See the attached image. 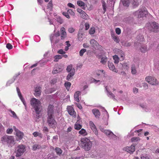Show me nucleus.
<instances>
[{
  "mask_svg": "<svg viewBox=\"0 0 159 159\" xmlns=\"http://www.w3.org/2000/svg\"><path fill=\"white\" fill-rule=\"evenodd\" d=\"M121 65H122V66L123 69H127L128 68L129 64L127 63H124L122 64H121Z\"/></svg>",
  "mask_w": 159,
  "mask_h": 159,
  "instance_id": "nucleus-46",
  "label": "nucleus"
},
{
  "mask_svg": "<svg viewBox=\"0 0 159 159\" xmlns=\"http://www.w3.org/2000/svg\"><path fill=\"white\" fill-rule=\"evenodd\" d=\"M26 151V146L23 144H20L17 146L15 149V152L16 157L21 156Z\"/></svg>",
  "mask_w": 159,
  "mask_h": 159,
  "instance_id": "nucleus-5",
  "label": "nucleus"
},
{
  "mask_svg": "<svg viewBox=\"0 0 159 159\" xmlns=\"http://www.w3.org/2000/svg\"><path fill=\"white\" fill-rule=\"evenodd\" d=\"M107 91L108 94L111 96L110 97L111 98H112L114 99L115 96L113 94V93L111 92L108 91V90H107Z\"/></svg>",
  "mask_w": 159,
  "mask_h": 159,
  "instance_id": "nucleus-51",
  "label": "nucleus"
},
{
  "mask_svg": "<svg viewBox=\"0 0 159 159\" xmlns=\"http://www.w3.org/2000/svg\"><path fill=\"white\" fill-rule=\"evenodd\" d=\"M90 44L94 48L97 47L99 45L97 42L94 39H92L90 40Z\"/></svg>",
  "mask_w": 159,
  "mask_h": 159,
  "instance_id": "nucleus-21",
  "label": "nucleus"
},
{
  "mask_svg": "<svg viewBox=\"0 0 159 159\" xmlns=\"http://www.w3.org/2000/svg\"><path fill=\"white\" fill-rule=\"evenodd\" d=\"M1 141L2 143L7 144L8 147H12L16 143L13 136L5 135L2 137Z\"/></svg>",
  "mask_w": 159,
  "mask_h": 159,
  "instance_id": "nucleus-3",
  "label": "nucleus"
},
{
  "mask_svg": "<svg viewBox=\"0 0 159 159\" xmlns=\"http://www.w3.org/2000/svg\"><path fill=\"white\" fill-rule=\"evenodd\" d=\"M101 130L107 136L113 135H114L111 131L108 130H105L102 128L101 129Z\"/></svg>",
  "mask_w": 159,
  "mask_h": 159,
  "instance_id": "nucleus-18",
  "label": "nucleus"
},
{
  "mask_svg": "<svg viewBox=\"0 0 159 159\" xmlns=\"http://www.w3.org/2000/svg\"><path fill=\"white\" fill-rule=\"evenodd\" d=\"M77 4L79 6L81 7L82 9L84 10L85 9V4L83 1L81 0L78 1H77Z\"/></svg>",
  "mask_w": 159,
  "mask_h": 159,
  "instance_id": "nucleus-22",
  "label": "nucleus"
},
{
  "mask_svg": "<svg viewBox=\"0 0 159 159\" xmlns=\"http://www.w3.org/2000/svg\"><path fill=\"white\" fill-rule=\"evenodd\" d=\"M77 123L75 125V129L77 130H79L81 128L82 126L81 125Z\"/></svg>",
  "mask_w": 159,
  "mask_h": 159,
  "instance_id": "nucleus-41",
  "label": "nucleus"
},
{
  "mask_svg": "<svg viewBox=\"0 0 159 159\" xmlns=\"http://www.w3.org/2000/svg\"><path fill=\"white\" fill-rule=\"evenodd\" d=\"M116 32L117 34H120L121 33L120 29L118 28H116Z\"/></svg>",
  "mask_w": 159,
  "mask_h": 159,
  "instance_id": "nucleus-57",
  "label": "nucleus"
},
{
  "mask_svg": "<svg viewBox=\"0 0 159 159\" xmlns=\"http://www.w3.org/2000/svg\"><path fill=\"white\" fill-rule=\"evenodd\" d=\"M115 52H116V53L118 54L120 56V57L122 58V60H124L125 58V55L123 52L121 50L116 49L115 50Z\"/></svg>",
  "mask_w": 159,
  "mask_h": 159,
  "instance_id": "nucleus-17",
  "label": "nucleus"
},
{
  "mask_svg": "<svg viewBox=\"0 0 159 159\" xmlns=\"http://www.w3.org/2000/svg\"><path fill=\"white\" fill-rule=\"evenodd\" d=\"M81 147L85 151H88L90 150L92 146V142L87 138L81 139Z\"/></svg>",
  "mask_w": 159,
  "mask_h": 159,
  "instance_id": "nucleus-2",
  "label": "nucleus"
},
{
  "mask_svg": "<svg viewBox=\"0 0 159 159\" xmlns=\"http://www.w3.org/2000/svg\"><path fill=\"white\" fill-rule=\"evenodd\" d=\"M68 6L70 7H72L74 8H75V6L71 3H69L68 4Z\"/></svg>",
  "mask_w": 159,
  "mask_h": 159,
  "instance_id": "nucleus-61",
  "label": "nucleus"
},
{
  "mask_svg": "<svg viewBox=\"0 0 159 159\" xmlns=\"http://www.w3.org/2000/svg\"><path fill=\"white\" fill-rule=\"evenodd\" d=\"M85 30H88L89 27V24L88 23H86L85 24Z\"/></svg>",
  "mask_w": 159,
  "mask_h": 159,
  "instance_id": "nucleus-59",
  "label": "nucleus"
},
{
  "mask_svg": "<svg viewBox=\"0 0 159 159\" xmlns=\"http://www.w3.org/2000/svg\"><path fill=\"white\" fill-rule=\"evenodd\" d=\"M113 59L114 60V63L115 64H118L119 61V58L117 55H115L113 56Z\"/></svg>",
  "mask_w": 159,
  "mask_h": 159,
  "instance_id": "nucleus-32",
  "label": "nucleus"
},
{
  "mask_svg": "<svg viewBox=\"0 0 159 159\" xmlns=\"http://www.w3.org/2000/svg\"><path fill=\"white\" fill-rule=\"evenodd\" d=\"M131 3L134 7H138L139 5V2L138 0H130Z\"/></svg>",
  "mask_w": 159,
  "mask_h": 159,
  "instance_id": "nucleus-26",
  "label": "nucleus"
},
{
  "mask_svg": "<svg viewBox=\"0 0 159 159\" xmlns=\"http://www.w3.org/2000/svg\"><path fill=\"white\" fill-rule=\"evenodd\" d=\"M16 90L17 92L18 93V96H19L20 99L21 100V101L23 103L24 105L26 106V103L25 102L24 99L23 98L22 96L21 95V93L20 92V90L18 87L16 88Z\"/></svg>",
  "mask_w": 159,
  "mask_h": 159,
  "instance_id": "nucleus-14",
  "label": "nucleus"
},
{
  "mask_svg": "<svg viewBox=\"0 0 159 159\" xmlns=\"http://www.w3.org/2000/svg\"><path fill=\"white\" fill-rule=\"evenodd\" d=\"M64 85L66 89L68 91H69L70 89V87L71 84L70 82H66L64 84Z\"/></svg>",
  "mask_w": 159,
  "mask_h": 159,
  "instance_id": "nucleus-36",
  "label": "nucleus"
},
{
  "mask_svg": "<svg viewBox=\"0 0 159 159\" xmlns=\"http://www.w3.org/2000/svg\"><path fill=\"white\" fill-rule=\"evenodd\" d=\"M101 2L102 4V7L103 10V14L105 13L106 11L107 6L106 2L103 0H101Z\"/></svg>",
  "mask_w": 159,
  "mask_h": 159,
  "instance_id": "nucleus-28",
  "label": "nucleus"
},
{
  "mask_svg": "<svg viewBox=\"0 0 159 159\" xmlns=\"http://www.w3.org/2000/svg\"><path fill=\"white\" fill-rule=\"evenodd\" d=\"M62 58V56L60 55H56L54 57L55 59L54 61L55 62L57 61L59 59H60Z\"/></svg>",
  "mask_w": 159,
  "mask_h": 159,
  "instance_id": "nucleus-43",
  "label": "nucleus"
},
{
  "mask_svg": "<svg viewBox=\"0 0 159 159\" xmlns=\"http://www.w3.org/2000/svg\"><path fill=\"white\" fill-rule=\"evenodd\" d=\"M95 29L94 27H92L90 28L89 30V33L91 34H93L95 32Z\"/></svg>",
  "mask_w": 159,
  "mask_h": 159,
  "instance_id": "nucleus-45",
  "label": "nucleus"
},
{
  "mask_svg": "<svg viewBox=\"0 0 159 159\" xmlns=\"http://www.w3.org/2000/svg\"><path fill=\"white\" fill-rule=\"evenodd\" d=\"M54 107L53 105H49L47 108V116H54Z\"/></svg>",
  "mask_w": 159,
  "mask_h": 159,
  "instance_id": "nucleus-10",
  "label": "nucleus"
},
{
  "mask_svg": "<svg viewBox=\"0 0 159 159\" xmlns=\"http://www.w3.org/2000/svg\"><path fill=\"white\" fill-rule=\"evenodd\" d=\"M62 71V69L59 68H57L56 69H54L52 71V73L53 74H56Z\"/></svg>",
  "mask_w": 159,
  "mask_h": 159,
  "instance_id": "nucleus-39",
  "label": "nucleus"
},
{
  "mask_svg": "<svg viewBox=\"0 0 159 159\" xmlns=\"http://www.w3.org/2000/svg\"><path fill=\"white\" fill-rule=\"evenodd\" d=\"M54 116H47V122L49 125L52 128L55 127L57 123L53 118Z\"/></svg>",
  "mask_w": 159,
  "mask_h": 159,
  "instance_id": "nucleus-7",
  "label": "nucleus"
},
{
  "mask_svg": "<svg viewBox=\"0 0 159 159\" xmlns=\"http://www.w3.org/2000/svg\"><path fill=\"white\" fill-rule=\"evenodd\" d=\"M89 124L90 128L93 130L95 134L97 135H98V131L93 123L92 121H90Z\"/></svg>",
  "mask_w": 159,
  "mask_h": 159,
  "instance_id": "nucleus-12",
  "label": "nucleus"
},
{
  "mask_svg": "<svg viewBox=\"0 0 159 159\" xmlns=\"http://www.w3.org/2000/svg\"><path fill=\"white\" fill-rule=\"evenodd\" d=\"M30 104L34 108L36 114V119H39L40 117L39 115L41 110V105L40 102L37 99L33 98L30 101Z\"/></svg>",
  "mask_w": 159,
  "mask_h": 159,
  "instance_id": "nucleus-1",
  "label": "nucleus"
},
{
  "mask_svg": "<svg viewBox=\"0 0 159 159\" xmlns=\"http://www.w3.org/2000/svg\"><path fill=\"white\" fill-rule=\"evenodd\" d=\"M79 133L83 136H86L87 135V133L86 130L84 129H82L81 130L79 131Z\"/></svg>",
  "mask_w": 159,
  "mask_h": 159,
  "instance_id": "nucleus-31",
  "label": "nucleus"
},
{
  "mask_svg": "<svg viewBox=\"0 0 159 159\" xmlns=\"http://www.w3.org/2000/svg\"><path fill=\"white\" fill-rule=\"evenodd\" d=\"M74 69V68L72 69V65H69L67 66L66 68V70L68 72H70L71 71H72Z\"/></svg>",
  "mask_w": 159,
  "mask_h": 159,
  "instance_id": "nucleus-44",
  "label": "nucleus"
},
{
  "mask_svg": "<svg viewBox=\"0 0 159 159\" xmlns=\"http://www.w3.org/2000/svg\"><path fill=\"white\" fill-rule=\"evenodd\" d=\"M108 65L110 70L116 72V73L118 72V70L115 68V66L113 63L108 61Z\"/></svg>",
  "mask_w": 159,
  "mask_h": 159,
  "instance_id": "nucleus-15",
  "label": "nucleus"
},
{
  "mask_svg": "<svg viewBox=\"0 0 159 159\" xmlns=\"http://www.w3.org/2000/svg\"><path fill=\"white\" fill-rule=\"evenodd\" d=\"M67 111L69 114L74 118L76 117V113L72 106H68L67 108Z\"/></svg>",
  "mask_w": 159,
  "mask_h": 159,
  "instance_id": "nucleus-9",
  "label": "nucleus"
},
{
  "mask_svg": "<svg viewBox=\"0 0 159 159\" xmlns=\"http://www.w3.org/2000/svg\"><path fill=\"white\" fill-rule=\"evenodd\" d=\"M107 57H105L101 58L100 62L103 64H105L107 61Z\"/></svg>",
  "mask_w": 159,
  "mask_h": 159,
  "instance_id": "nucleus-34",
  "label": "nucleus"
},
{
  "mask_svg": "<svg viewBox=\"0 0 159 159\" xmlns=\"http://www.w3.org/2000/svg\"><path fill=\"white\" fill-rule=\"evenodd\" d=\"M80 93V91H77L75 92L74 95L75 100L78 102H79L80 101L79 97Z\"/></svg>",
  "mask_w": 159,
  "mask_h": 159,
  "instance_id": "nucleus-23",
  "label": "nucleus"
},
{
  "mask_svg": "<svg viewBox=\"0 0 159 159\" xmlns=\"http://www.w3.org/2000/svg\"><path fill=\"white\" fill-rule=\"evenodd\" d=\"M135 147L132 145L130 147L127 146L124 148L123 150L130 153H132L135 151Z\"/></svg>",
  "mask_w": 159,
  "mask_h": 159,
  "instance_id": "nucleus-11",
  "label": "nucleus"
},
{
  "mask_svg": "<svg viewBox=\"0 0 159 159\" xmlns=\"http://www.w3.org/2000/svg\"><path fill=\"white\" fill-rule=\"evenodd\" d=\"M148 14V11L146 8L139 9L134 13V16L140 18L146 17Z\"/></svg>",
  "mask_w": 159,
  "mask_h": 159,
  "instance_id": "nucleus-6",
  "label": "nucleus"
},
{
  "mask_svg": "<svg viewBox=\"0 0 159 159\" xmlns=\"http://www.w3.org/2000/svg\"><path fill=\"white\" fill-rule=\"evenodd\" d=\"M54 35H55V36L56 37L59 36L60 35V32L59 31H58L56 32V33H55Z\"/></svg>",
  "mask_w": 159,
  "mask_h": 159,
  "instance_id": "nucleus-64",
  "label": "nucleus"
},
{
  "mask_svg": "<svg viewBox=\"0 0 159 159\" xmlns=\"http://www.w3.org/2000/svg\"><path fill=\"white\" fill-rule=\"evenodd\" d=\"M143 86L145 89H147L148 88V84L146 83H143Z\"/></svg>",
  "mask_w": 159,
  "mask_h": 159,
  "instance_id": "nucleus-63",
  "label": "nucleus"
},
{
  "mask_svg": "<svg viewBox=\"0 0 159 159\" xmlns=\"http://www.w3.org/2000/svg\"><path fill=\"white\" fill-rule=\"evenodd\" d=\"M78 39L79 40H82V36L83 34L81 31H79L78 34Z\"/></svg>",
  "mask_w": 159,
  "mask_h": 159,
  "instance_id": "nucleus-42",
  "label": "nucleus"
},
{
  "mask_svg": "<svg viewBox=\"0 0 159 159\" xmlns=\"http://www.w3.org/2000/svg\"><path fill=\"white\" fill-rule=\"evenodd\" d=\"M13 132V129L12 128L9 129L8 128L7 131L6 132L7 134H11Z\"/></svg>",
  "mask_w": 159,
  "mask_h": 159,
  "instance_id": "nucleus-55",
  "label": "nucleus"
},
{
  "mask_svg": "<svg viewBox=\"0 0 159 159\" xmlns=\"http://www.w3.org/2000/svg\"><path fill=\"white\" fill-rule=\"evenodd\" d=\"M6 47L8 49H11L12 48V46L9 43H7L6 45Z\"/></svg>",
  "mask_w": 159,
  "mask_h": 159,
  "instance_id": "nucleus-49",
  "label": "nucleus"
},
{
  "mask_svg": "<svg viewBox=\"0 0 159 159\" xmlns=\"http://www.w3.org/2000/svg\"><path fill=\"white\" fill-rule=\"evenodd\" d=\"M111 36L114 41L117 43H118L120 42V39L118 37L116 36L114 34H111Z\"/></svg>",
  "mask_w": 159,
  "mask_h": 159,
  "instance_id": "nucleus-25",
  "label": "nucleus"
},
{
  "mask_svg": "<svg viewBox=\"0 0 159 159\" xmlns=\"http://www.w3.org/2000/svg\"><path fill=\"white\" fill-rule=\"evenodd\" d=\"M57 21L59 22L60 24H61L63 23V20L60 17H58L57 19Z\"/></svg>",
  "mask_w": 159,
  "mask_h": 159,
  "instance_id": "nucleus-52",
  "label": "nucleus"
},
{
  "mask_svg": "<svg viewBox=\"0 0 159 159\" xmlns=\"http://www.w3.org/2000/svg\"><path fill=\"white\" fill-rule=\"evenodd\" d=\"M80 16L82 19H84L86 20L89 18V16L84 11L80 15Z\"/></svg>",
  "mask_w": 159,
  "mask_h": 159,
  "instance_id": "nucleus-30",
  "label": "nucleus"
},
{
  "mask_svg": "<svg viewBox=\"0 0 159 159\" xmlns=\"http://www.w3.org/2000/svg\"><path fill=\"white\" fill-rule=\"evenodd\" d=\"M77 11L80 14V15L84 11L81 9L79 8L77 9Z\"/></svg>",
  "mask_w": 159,
  "mask_h": 159,
  "instance_id": "nucleus-58",
  "label": "nucleus"
},
{
  "mask_svg": "<svg viewBox=\"0 0 159 159\" xmlns=\"http://www.w3.org/2000/svg\"><path fill=\"white\" fill-rule=\"evenodd\" d=\"M92 111L96 117H99L100 116V112L98 109H93Z\"/></svg>",
  "mask_w": 159,
  "mask_h": 159,
  "instance_id": "nucleus-20",
  "label": "nucleus"
},
{
  "mask_svg": "<svg viewBox=\"0 0 159 159\" xmlns=\"http://www.w3.org/2000/svg\"><path fill=\"white\" fill-rule=\"evenodd\" d=\"M33 135L35 137H36L38 136L41 138H42L43 137V135L41 133L37 132H34L33 133Z\"/></svg>",
  "mask_w": 159,
  "mask_h": 159,
  "instance_id": "nucleus-33",
  "label": "nucleus"
},
{
  "mask_svg": "<svg viewBox=\"0 0 159 159\" xmlns=\"http://www.w3.org/2000/svg\"><path fill=\"white\" fill-rule=\"evenodd\" d=\"M16 135L19 140H21L23 137V133L20 131H17L16 133Z\"/></svg>",
  "mask_w": 159,
  "mask_h": 159,
  "instance_id": "nucleus-27",
  "label": "nucleus"
},
{
  "mask_svg": "<svg viewBox=\"0 0 159 159\" xmlns=\"http://www.w3.org/2000/svg\"><path fill=\"white\" fill-rule=\"evenodd\" d=\"M96 73L98 76L103 75L104 77H106L105 72L103 70H98L96 71Z\"/></svg>",
  "mask_w": 159,
  "mask_h": 159,
  "instance_id": "nucleus-19",
  "label": "nucleus"
},
{
  "mask_svg": "<svg viewBox=\"0 0 159 159\" xmlns=\"http://www.w3.org/2000/svg\"><path fill=\"white\" fill-rule=\"evenodd\" d=\"M130 0H121V2L124 6L129 7Z\"/></svg>",
  "mask_w": 159,
  "mask_h": 159,
  "instance_id": "nucleus-24",
  "label": "nucleus"
},
{
  "mask_svg": "<svg viewBox=\"0 0 159 159\" xmlns=\"http://www.w3.org/2000/svg\"><path fill=\"white\" fill-rule=\"evenodd\" d=\"M146 80L149 84L153 85H157L158 82L154 77L151 76H148L145 78Z\"/></svg>",
  "mask_w": 159,
  "mask_h": 159,
  "instance_id": "nucleus-8",
  "label": "nucleus"
},
{
  "mask_svg": "<svg viewBox=\"0 0 159 159\" xmlns=\"http://www.w3.org/2000/svg\"><path fill=\"white\" fill-rule=\"evenodd\" d=\"M67 12L69 14H70L72 16H74L75 15V13L71 9H69L68 10Z\"/></svg>",
  "mask_w": 159,
  "mask_h": 159,
  "instance_id": "nucleus-50",
  "label": "nucleus"
},
{
  "mask_svg": "<svg viewBox=\"0 0 159 159\" xmlns=\"http://www.w3.org/2000/svg\"><path fill=\"white\" fill-rule=\"evenodd\" d=\"M10 111L11 112L12 114V115H11V116H12L15 118H17L16 115V113L14 111H12V110H10Z\"/></svg>",
  "mask_w": 159,
  "mask_h": 159,
  "instance_id": "nucleus-48",
  "label": "nucleus"
},
{
  "mask_svg": "<svg viewBox=\"0 0 159 159\" xmlns=\"http://www.w3.org/2000/svg\"><path fill=\"white\" fill-rule=\"evenodd\" d=\"M140 50L142 52L145 53L147 51V47L145 45H142L140 48Z\"/></svg>",
  "mask_w": 159,
  "mask_h": 159,
  "instance_id": "nucleus-37",
  "label": "nucleus"
},
{
  "mask_svg": "<svg viewBox=\"0 0 159 159\" xmlns=\"http://www.w3.org/2000/svg\"><path fill=\"white\" fill-rule=\"evenodd\" d=\"M41 88L38 86L35 88L34 94L36 97L39 96L41 93Z\"/></svg>",
  "mask_w": 159,
  "mask_h": 159,
  "instance_id": "nucleus-16",
  "label": "nucleus"
},
{
  "mask_svg": "<svg viewBox=\"0 0 159 159\" xmlns=\"http://www.w3.org/2000/svg\"><path fill=\"white\" fill-rule=\"evenodd\" d=\"M61 39H64L66 36V30L65 28L61 27L60 29Z\"/></svg>",
  "mask_w": 159,
  "mask_h": 159,
  "instance_id": "nucleus-13",
  "label": "nucleus"
},
{
  "mask_svg": "<svg viewBox=\"0 0 159 159\" xmlns=\"http://www.w3.org/2000/svg\"><path fill=\"white\" fill-rule=\"evenodd\" d=\"M131 73L133 74H136L137 72V70H136V68L135 66L134 65H132L131 68Z\"/></svg>",
  "mask_w": 159,
  "mask_h": 159,
  "instance_id": "nucleus-40",
  "label": "nucleus"
},
{
  "mask_svg": "<svg viewBox=\"0 0 159 159\" xmlns=\"http://www.w3.org/2000/svg\"><path fill=\"white\" fill-rule=\"evenodd\" d=\"M86 50L85 49H82L80 51V55L81 56H83L84 53L86 52Z\"/></svg>",
  "mask_w": 159,
  "mask_h": 159,
  "instance_id": "nucleus-47",
  "label": "nucleus"
},
{
  "mask_svg": "<svg viewBox=\"0 0 159 159\" xmlns=\"http://www.w3.org/2000/svg\"><path fill=\"white\" fill-rule=\"evenodd\" d=\"M62 14L65 16L67 18L69 19L70 18L69 15V14L67 12H63L62 13Z\"/></svg>",
  "mask_w": 159,
  "mask_h": 159,
  "instance_id": "nucleus-53",
  "label": "nucleus"
},
{
  "mask_svg": "<svg viewBox=\"0 0 159 159\" xmlns=\"http://www.w3.org/2000/svg\"><path fill=\"white\" fill-rule=\"evenodd\" d=\"M57 53L61 54H64L66 53V52L63 51V49H60L57 51Z\"/></svg>",
  "mask_w": 159,
  "mask_h": 159,
  "instance_id": "nucleus-54",
  "label": "nucleus"
},
{
  "mask_svg": "<svg viewBox=\"0 0 159 159\" xmlns=\"http://www.w3.org/2000/svg\"><path fill=\"white\" fill-rule=\"evenodd\" d=\"M75 30L73 28H69L68 29L69 32L70 33H72L75 31Z\"/></svg>",
  "mask_w": 159,
  "mask_h": 159,
  "instance_id": "nucleus-62",
  "label": "nucleus"
},
{
  "mask_svg": "<svg viewBox=\"0 0 159 159\" xmlns=\"http://www.w3.org/2000/svg\"><path fill=\"white\" fill-rule=\"evenodd\" d=\"M139 138L137 137H133L131 139V141L133 142H135L138 140Z\"/></svg>",
  "mask_w": 159,
  "mask_h": 159,
  "instance_id": "nucleus-60",
  "label": "nucleus"
},
{
  "mask_svg": "<svg viewBox=\"0 0 159 159\" xmlns=\"http://www.w3.org/2000/svg\"><path fill=\"white\" fill-rule=\"evenodd\" d=\"M57 82V80L56 78H54L52 80L50 81V83L52 84H54Z\"/></svg>",
  "mask_w": 159,
  "mask_h": 159,
  "instance_id": "nucleus-56",
  "label": "nucleus"
},
{
  "mask_svg": "<svg viewBox=\"0 0 159 159\" xmlns=\"http://www.w3.org/2000/svg\"><path fill=\"white\" fill-rule=\"evenodd\" d=\"M41 148L40 145L38 144H36L33 145L32 147V149L33 150H35L37 149H39Z\"/></svg>",
  "mask_w": 159,
  "mask_h": 159,
  "instance_id": "nucleus-38",
  "label": "nucleus"
},
{
  "mask_svg": "<svg viewBox=\"0 0 159 159\" xmlns=\"http://www.w3.org/2000/svg\"><path fill=\"white\" fill-rule=\"evenodd\" d=\"M55 150L57 155H60L62 153V150L59 148H56Z\"/></svg>",
  "mask_w": 159,
  "mask_h": 159,
  "instance_id": "nucleus-35",
  "label": "nucleus"
},
{
  "mask_svg": "<svg viewBox=\"0 0 159 159\" xmlns=\"http://www.w3.org/2000/svg\"><path fill=\"white\" fill-rule=\"evenodd\" d=\"M145 27L151 31L155 33L159 31V25L155 22H148L146 24Z\"/></svg>",
  "mask_w": 159,
  "mask_h": 159,
  "instance_id": "nucleus-4",
  "label": "nucleus"
},
{
  "mask_svg": "<svg viewBox=\"0 0 159 159\" xmlns=\"http://www.w3.org/2000/svg\"><path fill=\"white\" fill-rule=\"evenodd\" d=\"M75 72V69H74L73 70H72V71L70 72V73L68 75L66 78V79L67 80L69 81L70 78L74 75Z\"/></svg>",
  "mask_w": 159,
  "mask_h": 159,
  "instance_id": "nucleus-29",
  "label": "nucleus"
}]
</instances>
